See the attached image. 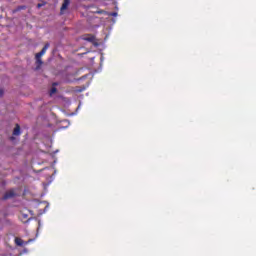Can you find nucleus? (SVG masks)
<instances>
[{"instance_id": "18", "label": "nucleus", "mask_w": 256, "mask_h": 256, "mask_svg": "<svg viewBox=\"0 0 256 256\" xmlns=\"http://www.w3.org/2000/svg\"><path fill=\"white\" fill-rule=\"evenodd\" d=\"M39 227H41V222H39Z\"/></svg>"}, {"instance_id": "4", "label": "nucleus", "mask_w": 256, "mask_h": 256, "mask_svg": "<svg viewBox=\"0 0 256 256\" xmlns=\"http://www.w3.org/2000/svg\"><path fill=\"white\" fill-rule=\"evenodd\" d=\"M84 41H88V43H94L95 42V36L93 35H87L83 37Z\"/></svg>"}, {"instance_id": "9", "label": "nucleus", "mask_w": 256, "mask_h": 256, "mask_svg": "<svg viewBox=\"0 0 256 256\" xmlns=\"http://www.w3.org/2000/svg\"><path fill=\"white\" fill-rule=\"evenodd\" d=\"M109 16H110V17H117V12H110V13H109Z\"/></svg>"}, {"instance_id": "3", "label": "nucleus", "mask_w": 256, "mask_h": 256, "mask_svg": "<svg viewBox=\"0 0 256 256\" xmlns=\"http://www.w3.org/2000/svg\"><path fill=\"white\" fill-rule=\"evenodd\" d=\"M13 197H15V192L13 191L6 192L2 197V201H7V199H13Z\"/></svg>"}, {"instance_id": "2", "label": "nucleus", "mask_w": 256, "mask_h": 256, "mask_svg": "<svg viewBox=\"0 0 256 256\" xmlns=\"http://www.w3.org/2000/svg\"><path fill=\"white\" fill-rule=\"evenodd\" d=\"M50 44L46 43L44 45V47L42 48V50L36 54V59H41V57H43V55H45V53H47V49H49Z\"/></svg>"}, {"instance_id": "11", "label": "nucleus", "mask_w": 256, "mask_h": 256, "mask_svg": "<svg viewBox=\"0 0 256 256\" xmlns=\"http://www.w3.org/2000/svg\"><path fill=\"white\" fill-rule=\"evenodd\" d=\"M3 95H5V91L0 90V97H3Z\"/></svg>"}, {"instance_id": "12", "label": "nucleus", "mask_w": 256, "mask_h": 256, "mask_svg": "<svg viewBox=\"0 0 256 256\" xmlns=\"http://www.w3.org/2000/svg\"><path fill=\"white\" fill-rule=\"evenodd\" d=\"M47 209H49V205H47V206L44 208V213H47Z\"/></svg>"}, {"instance_id": "17", "label": "nucleus", "mask_w": 256, "mask_h": 256, "mask_svg": "<svg viewBox=\"0 0 256 256\" xmlns=\"http://www.w3.org/2000/svg\"><path fill=\"white\" fill-rule=\"evenodd\" d=\"M54 153H59V150H56Z\"/></svg>"}, {"instance_id": "14", "label": "nucleus", "mask_w": 256, "mask_h": 256, "mask_svg": "<svg viewBox=\"0 0 256 256\" xmlns=\"http://www.w3.org/2000/svg\"><path fill=\"white\" fill-rule=\"evenodd\" d=\"M103 59H104V57L101 56V57H100V62H101V64L103 63Z\"/></svg>"}, {"instance_id": "8", "label": "nucleus", "mask_w": 256, "mask_h": 256, "mask_svg": "<svg viewBox=\"0 0 256 256\" xmlns=\"http://www.w3.org/2000/svg\"><path fill=\"white\" fill-rule=\"evenodd\" d=\"M55 93H57V88L53 86L50 90V95H55Z\"/></svg>"}, {"instance_id": "5", "label": "nucleus", "mask_w": 256, "mask_h": 256, "mask_svg": "<svg viewBox=\"0 0 256 256\" xmlns=\"http://www.w3.org/2000/svg\"><path fill=\"white\" fill-rule=\"evenodd\" d=\"M69 5H71V0H64L62 6H61V11H65Z\"/></svg>"}, {"instance_id": "6", "label": "nucleus", "mask_w": 256, "mask_h": 256, "mask_svg": "<svg viewBox=\"0 0 256 256\" xmlns=\"http://www.w3.org/2000/svg\"><path fill=\"white\" fill-rule=\"evenodd\" d=\"M13 135L15 136L21 135V126H19V124H16V127L13 130Z\"/></svg>"}, {"instance_id": "15", "label": "nucleus", "mask_w": 256, "mask_h": 256, "mask_svg": "<svg viewBox=\"0 0 256 256\" xmlns=\"http://www.w3.org/2000/svg\"><path fill=\"white\" fill-rule=\"evenodd\" d=\"M65 123H67V125H69V120H66Z\"/></svg>"}, {"instance_id": "13", "label": "nucleus", "mask_w": 256, "mask_h": 256, "mask_svg": "<svg viewBox=\"0 0 256 256\" xmlns=\"http://www.w3.org/2000/svg\"><path fill=\"white\" fill-rule=\"evenodd\" d=\"M57 85H59V83H57V82L53 83V87H57Z\"/></svg>"}, {"instance_id": "16", "label": "nucleus", "mask_w": 256, "mask_h": 256, "mask_svg": "<svg viewBox=\"0 0 256 256\" xmlns=\"http://www.w3.org/2000/svg\"><path fill=\"white\" fill-rule=\"evenodd\" d=\"M10 139H11V141H13L15 139V137H11Z\"/></svg>"}, {"instance_id": "10", "label": "nucleus", "mask_w": 256, "mask_h": 256, "mask_svg": "<svg viewBox=\"0 0 256 256\" xmlns=\"http://www.w3.org/2000/svg\"><path fill=\"white\" fill-rule=\"evenodd\" d=\"M37 7H38V9H41V7H45V2H44V3H39V4L37 5Z\"/></svg>"}, {"instance_id": "1", "label": "nucleus", "mask_w": 256, "mask_h": 256, "mask_svg": "<svg viewBox=\"0 0 256 256\" xmlns=\"http://www.w3.org/2000/svg\"><path fill=\"white\" fill-rule=\"evenodd\" d=\"M33 239H29L28 241H23V239L19 238V237H16L15 238V244L18 246V247H23L24 245H29V243H33Z\"/></svg>"}, {"instance_id": "7", "label": "nucleus", "mask_w": 256, "mask_h": 256, "mask_svg": "<svg viewBox=\"0 0 256 256\" xmlns=\"http://www.w3.org/2000/svg\"><path fill=\"white\" fill-rule=\"evenodd\" d=\"M36 64L38 65L37 69H39V67L43 65V60H41V58H36Z\"/></svg>"}]
</instances>
